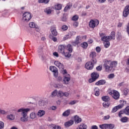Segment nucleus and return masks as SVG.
Segmentation results:
<instances>
[{
	"label": "nucleus",
	"instance_id": "obj_1",
	"mask_svg": "<svg viewBox=\"0 0 129 129\" xmlns=\"http://www.w3.org/2000/svg\"><path fill=\"white\" fill-rule=\"evenodd\" d=\"M117 66V61L104 60L103 66L106 72H112L114 71L115 67Z\"/></svg>",
	"mask_w": 129,
	"mask_h": 129
},
{
	"label": "nucleus",
	"instance_id": "obj_2",
	"mask_svg": "<svg viewBox=\"0 0 129 129\" xmlns=\"http://www.w3.org/2000/svg\"><path fill=\"white\" fill-rule=\"evenodd\" d=\"M31 110L30 108H21L19 109L18 111L20 112L22 117L20 118V120L23 122H26L28 120V112Z\"/></svg>",
	"mask_w": 129,
	"mask_h": 129
},
{
	"label": "nucleus",
	"instance_id": "obj_3",
	"mask_svg": "<svg viewBox=\"0 0 129 129\" xmlns=\"http://www.w3.org/2000/svg\"><path fill=\"white\" fill-rule=\"evenodd\" d=\"M115 32L114 31H112L111 32V34L110 36H106L102 37L101 38V40H109L110 41H111V40H115Z\"/></svg>",
	"mask_w": 129,
	"mask_h": 129
},
{
	"label": "nucleus",
	"instance_id": "obj_4",
	"mask_svg": "<svg viewBox=\"0 0 129 129\" xmlns=\"http://www.w3.org/2000/svg\"><path fill=\"white\" fill-rule=\"evenodd\" d=\"M31 19H32V16L31 15V13H30L29 12H25L24 13L22 19L23 22L27 23L29 22L31 20Z\"/></svg>",
	"mask_w": 129,
	"mask_h": 129
},
{
	"label": "nucleus",
	"instance_id": "obj_5",
	"mask_svg": "<svg viewBox=\"0 0 129 129\" xmlns=\"http://www.w3.org/2000/svg\"><path fill=\"white\" fill-rule=\"evenodd\" d=\"M91 76L92 78L89 80V83H92V82L96 81L98 77H99V74L96 72H94L91 74Z\"/></svg>",
	"mask_w": 129,
	"mask_h": 129
},
{
	"label": "nucleus",
	"instance_id": "obj_6",
	"mask_svg": "<svg viewBox=\"0 0 129 129\" xmlns=\"http://www.w3.org/2000/svg\"><path fill=\"white\" fill-rule=\"evenodd\" d=\"M110 95H111V96L114 98V99H119V93L116 90H112L110 93Z\"/></svg>",
	"mask_w": 129,
	"mask_h": 129
},
{
	"label": "nucleus",
	"instance_id": "obj_7",
	"mask_svg": "<svg viewBox=\"0 0 129 129\" xmlns=\"http://www.w3.org/2000/svg\"><path fill=\"white\" fill-rule=\"evenodd\" d=\"M89 25L90 28H92V29H94V28L96 27V26H98V25H99V21L97 20H92L90 21Z\"/></svg>",
	"mask_w": 129,
	"mask_h": 129
},
{
	"label": "nucleus",
	"instance_id": "obj_8",
	"mask_svg": "<svg viewBox=\"0 0 129 129\" xmlns=\"http://www.w3.org/2000/svg\"><path fill=\"white\" fill-rule=\"evenodd\" d=\"M70 75L69 74L64 75L62 80V83H63V84H66V85H68L70 83L71 79H70Z\"/></svg>",
	"mask_w": 129,
	"mask_h": 129
},
{
	"label": "nucleus",
	"instance_id": "obj_9",
	"mask_svg": "<svg viewBox=\"0 0 129 129\" xmlns=\"http://www.w3.org/2000/svg\"><path fill=\"white\" fill-rule=\"evenodd\" d=\"M49 70L53 73L54 77H58V69L56 67L50 66L49 67Z\"/></svg>",
	"mask_w": 129,
	"mask_h": 129
},
{
	"label": "nucleus",
	"instance_id": "obj_10",
	"mask_svg": "<svg viewBox=\"0 0 129 129\" xmlns=\"http://www.w3.org/2000/svg\"><path fill=\"white\" fill-rule=\"evenodd\" d=\"M129 15V5H127L125 7L123 11V17L124 18H127Z\"/></svg>",
	"mask_w": 129,
	"mask_h": 129
},
{
	"label": "nucleus",
	"instance_id": "obj_11",
	"mask_svg": "<svg viewBox=\"0 0 129 129\" xmlns=\"http://www.w3.org/2000/svg\"><path fill=\"white\" fill-rule=\"evenodd\" d=\"M93 64H92V62L90 61L87 62L85 66V68L86 69H87L88 70H92V69H93Z\"/></svg>",
	"mask_w": 129,
	"mask_h": 129
},
{
	"label": "nucleus",
	"instance_id": "obj_12",
	"mask_svg": "<svg viewBox=\"0 0 129 129\" xmlns=\"http://www.w3.org/2000/svg\"><path fill=\"white\" fill-rule=\"evenodd\" d=\"M54 64L56 66V67H58L59 69H60L61 70H63V69H64V66L61 62L58 61H55Z\"/></svg>",
	"mask_w": 129,
	"mask_h": 129
},
{
	"label": "nucleus",
	"instance_id": "obj_13",
	"mask_svg": "<svg viewBox=\"0 0 129 129\" xmlns=\"http://www.w3.org/2000/svg\"><path fill=\"white\" fill-rule=\"evenodd\" d=\"M65 47L63 45H60L58 46V52L60 53V54H64L65 52Z\"/></svg>",
	"mask_w": 129,
	"mask_h": 129
},
{
	"label": "nucleus",
	"instance_id": "obj_14",
	"mask_svg": "<svg viewBox=\"0 0 129 129\" xmlns=\"http://www.w3.org/2000/svg\"><path fill=\"white\" fill-rule=\"evenodd\" d=\"M73 123H74V121L73 120H70V121L66 122L64 125L65 127H69V126H71Z\"/></svg>",
	"mask_w": 129,
	"mask_h": 129
},
{
	"label": "nucleus",
	"instance_id": "obj_15",
	"mask_svg": "<svg viewBox=\"0 0 129 129\" xmlns=\"http://www.w3.org/2000/svg\"><path fill=\"white\" fill-rule=\"evenodd\" d=\"M120 103H121V104H119L118 105L116 106L117 109H120L122 108V107L124 106V104H126V102L124 101H120Z\"/></svg>",
	"mask_w": 129,
	"mask_h": 129
},
{
	"label": "nucleus",
	"instance_id": "obj_16",
	"mask_svg": "<svg viewBox=\"0 0 129 129\" xmlns=\"http://www.w3.org/2000/svg\"><path fill=\"white\" fill-rule=\"evenodd\" d=\"M50 31L51 32V34L53 36L56 37L57 35H58V32H57V30L56 29V27H52L51 28Z\"/></svg>",
	"mask_w": 129,
	"mask_h": 129
},
{
	"label": "nucleus",
	"instance_id": "obj_17",
	"mask_svg": "<svg viewBox=\"0 0 129 129\" xmlns=\"http://www.w3.org/2000/svg\"><path fill=\"white\" fill-rule=\"evenodd\" d=\"M37 53L38 55H41V54H44V46H40L38 48Z\"/></svg>",
	"mask_w": 129,
	"mask_h": 129
},
{
	"label": "nucleus",
	"instance_id": "obj_18",
	"mask_svg": "<svg viewBox=\"0 0 129 129\" xmlns=\"http://www.w3.org/2000/svg\"><path fill=\"white\" fill-rule=\"evenodd\" d=\"M75 122L76 124L79 123L82 121V119L81 118L79 117L78 115L75 116L74 118Z\"/></svg>",
	"mask_w": 129,
	"mask_h": 129
},
{
	"label": "nucleus",
	"instance_id": "obj_19",
	"mask_svg": "<svg viewBox=\"0 0 129 129\" xmlns=\"http://www.w3.org/2000/svg\"><path fill=\"white\" fill-rule=\"evenodd\" d=\"M101 41H103V42H104L105 48H108V47H109V46L110 45V43L109 42L110 40L109 39L105 40H101Z\"/></svg>",
	"mask_w": 129,
	"mask_h": 129
},
{
	"label": "nucleus",
	"instance_id": "obj_20",
	"mask_svg": "<svg viewBox=\"0 0 129 129\" xmlns=\"http://www.w3.org/2000/svg\"><path fill=\"white\" fill-rule=\"evenodd\" d=\"M77 129H87V125L85 123H81L77 127Z\"/></svg>",
	"mask_w": 129,
	"mask_h": 129
},
{
	"label": "nucleus",
	"instance_id": "obj_21",
	"mask_svg": "<svg viewBox=\"0 0 129 129\" xmlns=\"http://www.w3.org/2000/svg\"><path fill=\"white\" fill-rule=\"evenodd\" d=\"M45 111L43 110H40L37 112V115L39 117H42V116H43V115H45Z\"/></svg>",
	"mask_w": 129,
	"mask_h": 129
},
{
	"label": "nucleus",
	"instance_id": "obj_22",
	"mask_svg": "<svg viewBox=\"0 0 129 129\" xmlns=\"http://www.w3.org/2000/svg\"><path fill=\"white\" fill-rule=\"evenodd\" d=\"M106 82L104 80H101L98 81L97 82L95 83V85H103V84H105Z\"/></svg>",
	"mask_w": 129,
	"mask_h": 129
},
{
	"label": "nucleus",
	"instance_id": "obj_23",
	"mask_svg": "<svg viewBox=\"0 0 129 129\" xmlns=\"http://www.w3.org/2000/svg\"><path fill=\"white\" fill-rule=\"evenodd\" d=\"M102 100L105 101V102H108L110 100V98L108 96H104L102 97Z\"/></svg>",
	"mask_w": 129,
	"mask_h": 129
},
{
	"label": "nucleus",
	"instance_id": "obj_24",
	"mask_svg": "<svg viewBox=\"0 0 129 129\" xmlns=\"http://www.w3.org/2000/svg\"><path fill=\"white\" fill-rule=\"evenodd\" d=\"M99 89L97 87L94 88V91L95 92V96H99V95L100 94V93H99Z\"/></svg>",
	"mask_w": 129,
	"mask_h": 129
},
{
	"label": "nucleus",
	"instance_id": "obj_25",
	"mask_svg": "<svg viewBox=\"0 0 129 129\" xmlns=\"http://www.w3.org/2000/svg\"><path fill=\"white\" fill-rule=\"evenodd\" d=\"M72 7V3H69L67 6L64 8V12H66L68 10H69L70 9H71V7Z\"/></svg>",
	"mask_w": 129,
	"mask_h": 129
},
{
	"label": "nucleus",
	"instance_id": "obj_26",
	"mask_svg": "<svg viewBox=\"0 0 129 129\" xmlns=\"http://www.w3.org/2000/svg\"><path fill=\"white\" fill-rule=\"evenodd\" d=\"M122 114H126V112L125 111V109L122 110L119 112V113H118L119 117H122V116L121 115Z\"/></svg>",
	"mask_w": 129,
	"mask_h": 129
},
{
	"label": "nucleus",
	"instance_id": "obj_27",
	"mask_svg": "<svg viewBox=\"0 0 129 129\" xmlns=\"http://www.w3.org/2000/svg\"><path fill=\"white\" fill-rule=\"evenodd\" d=\"M100 128L101 129H108V124H102L99 125Z\"/></svg>",
	"mask_w": 129,
	"mask_h": 129
},
{
	"label": "nucleus",
	"instance_id": "obj_28",
	"mask_svg": "<svg viewBox=\"0 0 129 129\" xmlns=\"http://www.w3.org/2000/svg\"><path fill=\"white\" fill-rule=\"evenodd\" d=\"M70 109L67 110L66 111H64L62 113L63 116H69V115L70 114Z\"/></svg>",
	"mask_w": 129,
	"mask_h": 129
},
{
	"label": "nucleus",
	"instance_id": "obj_29",
	"mask_svg": "<svg viewBox=\"0 0 129 129\" xmlns=\"http://www.w3.org/2000/svg\"><path fill=\"white\" fill-rule=\"evenodd\" d=\"M30 117L32 119H35V118H36V117H37V113H36L35 112H32L30 114Z\"/></svg>",
	"mask_w": 129,
	"mask_h": 129
},
{
	"label": "nucleus",
	"instance_id": "obj_30",
	"mask_svg": "<svg viewBox=\"0 0 129 129\" xmlns=\"http://www.w3.org/2000/svg\"><path fill=\"white\" fill-rule=\"evenodd\" d=\"M90 57L92 59L95 58V57H96V52L94 51L91 52L90 54Z\"/></svg>",
	"mask_w": 129,
	"mask_h": 129
},
{
	"label": "nucleus",
	"instance_id": "obj_31",
	"mask_svg": "<svg viewBox=\"0 0 129 129\" xmlns=\"http://www.w3.org/2000/svg\"><path fill=\"white\" fill-rule=\"evenodd\" d=\"M58 94V91L57 90H55L51 93V97H55Z\"/></svg>",
	"mask_w": 129,
	"mask_h": 129
},
{
	"label": "nucleus",
	"instance_id": "obj_32",
	"mask_svg": "<svg viewBox=\"0 0 129 129\" xmlns=\"http://www.w3.org/2000/svg\"><path fill=\"white\" fill-rule=\"evenodd\" d=\"M44 12H45L47 15H50L52 13V10L50 8H46L44 9Z\"/></svg>",
	"mask_w": 129,
	"mask_h": 129
},
{
	"label": "nucleus",
	"instance_id": "obj_33",
	"mask_svg": "<svg viewBox=\"0 0 129 129\" xmlns=\"http://www.w3.org/2000/svg\"><path fill=\"white\" fill-rule=\"evenodd\" d=\"M67 48L70 53H72L73 49H72V45H71V44H68L67 45Z\"/></svg>",
	"mask_w": 129,
	"mask_h": 129
},
{
	"label": "nucleus",
	"instance_id": "obj_34",
	"mask_svg": "<svg viewBox=\"0 0 129 129\" xmlns=\"http://www.w3.org/2000/svg\"><path fill=\"white\" fill-rule=\"evenodd\" d=\"M81 46L84 49H86L88 47V44H87V42H83L81 44Z\"/></svg>",
	"mask_w": 129,
	"mask_h": 129
},
{
	"label": "nucleus",
	"instance_id": "obj_35",
	"mask_svg": "<svg viewBox=\"0 0 129 129\" xmlns=\"http://www.w3.org/2000/svg\"><path fill=\"white\" fill-rule=\"evenodd\" d=\"M55 10H57V11H59L60 10L62 9V5L61 4H57L55 6Z\"/></svg>",
	"mask_w": 129,
	"mask_h": 129
},
{
	"label": "nucleus",
	"instance_id": "obj_36",
	"mask_svg": "<svg viewBox=\"0 0 129 129\" xmlns=\"http://www.w3.org/2000/svg\"><path fill=\"white\" fill-rule=\"evenodd\" d=\"M62 55H63L66 58H70V57H71V53L69 52H64V53H62Z\"/></svg>",
	"mask_w": 129,
	"mask_h": 129
},
{
	"label": "nucleus",
	"instance_id": "obj_37",
	"mask_svg": "<svg viewBox=\"0 0 129 129\" xmlns=\"http://www.w3.org/2000/svg\"><path fill=\"white\" fill-rule=\"evenodd\" d=\"M71 37H72V33L70 32L68 34V35H66V37H64V39L67 40V39H70Z\"/></svg>",
	"mask_w": 129,
	"mask_h": 129
},
{
	"label": "nucleus",
	"instance_id": "obj_38",
	"mask_svg": "<svg viewBox=\"0 0 129 129\" xmlns=\"http://www.w3.org/2000/svg\"><path fill=\"white\" fill-rule=\"evenodd\" d=\"M109 103L105 102L103 103V107H105L106 108H107L108 107H109Z\"/></svg>",
	"mask_w": 129,
	"mask_h": 129
},
{
	"label": "nucleus",
	"instance_id": "obj_39",
	"mask_svg": "<svg viewBox=\"0 0 129 129\" xmlns=\"http://www.w3.org/2000/svg\"><path fill=\"white\" fill-rule=\"evenodd\" d=\"M55 88H62L63 87V85L62 84H57L54 85Z\"/></svg>",
	"mask_w": 129,
	"mask_h": 129
},
{
	"label": "nucleus",
	"instance_id": "obj_40",
	"mask_svg": "<svg viewBox=\"0 0 129 129\" xmlns=\"http://www.w3.org/2000/svg\"><path fill=\"white\" fill-rule=\"evenodd\" d=\"M57 94L59 97H62V96H64V92H63L62 91H59Z\"/></svg>",
	"mask_w": 129,
	"mask_h": 129
},
{
	"label": "nucleus",
	"instance_id": "obj_41",
	"mask_svg": "<svg viewBox=\"0 0 129 129\" xmlns=\"http://www.w3.org/2000/svg\"><path fill=\"white\" fill-rule=\"evenodd\" d=\"M8 118H9L11 120H14V119H15V115L13 114H10L8 116Z\"/></svg>",
	"mask_w": 129,
	"mask_h": 129
},
{
	"label": "nucleus",
	"instance_id": "obj_42",
	"mask_svg": "<svg viewBox=\"0 0 129 129\" xmlns=\"http://www.w3.org/2000/svg\"><path fill=\"white\" fill-rule=\"evenodd\" d=\"M29 26L30 28H36V24L34 22H30Z\"/></svg>",
	"mask_w": 129,
	"mask_h": 129
},
{
	"label": "nucleus",
	"instance_id": "obj_43",
	"mask_svg": "<svg viewBox=\"0 0 129 129\" xmlns=\"http://www.w3.org/2000/svg\"><path fill=\"white\" fill-rule=\"evenodd\" d=\"M90 62H91V63H92V64L93 65V66H94V64H96L97 60H96V59L95 58H92L91 60L90 61Z\"/></svg>",
	"mask_w": 129,
	"mask_h": 129
},
{
	"label": "nucleus",
	"instance_id": "obj_44",
	"mask_svg": "<svg viewBox=\"0 0 129 129\" xmlns=\"http://www.w3.org/2000/svg\"><path fill=\"white\" fill-rule=\"evenodd\" d=\"M81 40H82V37L80 36H78L76 38V43L78 44L79 41H81Z\"/></svg>",
	"mask_w": 129,
	"mask_h": 129
},
{
	"label": "nucleus",
	"instance_id": "obj_45",
	"mask_svg": "<svg viewBox=\"0 0 129 129\" xmlns=\"http://www.w3.org/2000/svg\"><path fill=\"white\" fill-rule=\"evenodd\" d=\"M78 19H79V17L76 15L73 17L72 20L73 21H78Z\"/></svg>",
	"mask_w": 129,
	"mask_h": 129
},
{
	"label": "nucleus",
	"instance_id": "obj_46",
	"mask_svg": "<svg viewBox=\"0 0 129 129\" xmlns=\"http://www.w3.org/2000/svg\"><path fill=\"white\" fill-rule=\"evenodd\" d=\"M121 121L122 122H127V117H123L121 119Z\"/></svg>",
	"mask_w": 129,
	"mask_h": 129
},
{
	"label": "nucleus",
	"instance_id": "obj_47",
	"mask_svg": "<svg viewBox=\"0 0 129 129\" xmlns=\"http://www.w3.org/2000/svg\"><path fill=\"white\" fill-rule=\"evenodd\" d=\"M114 128V124H108V129H113Z\"/></svg>",
	"mask_w": 129,
	"mask_h": 129
},
{
	"label": "nucleus",
	"instance_id": "obj_48",
	"mask_svg": "<svg viewBox=\"0 0 129 129\" xmlns=\"http://www.w3.org/2000/svg\"><path fill=\"white\" fill-rule=\"evenodd\" d=\"M38 56H39V57H41V60H42V61H44V60L46 59V58L45 57V54L44 53L40 54L38 55Z\"/></svg>",
	"mask_w": 129,
	"mask_h": 129
},
{
	"label": "nucleus",
	"instance_id": "obj_49",
	"mask_svg": "<svg viewBox=\"0 0 129 129\" xmlns=\"http://www.w3.org/2000/svg\"><path fill=\"white\" fill-rule=\"evenodd\" d=\"M38 104L40 105V106H44V105H45V101H39L38 102Z\"/></svg>",
	"mask_w": 129,
	"mask_h": 129
},
{
	"label": "nucleus",
	"instance_id": "obj_50",
	"mask_svg": "<svg viewBox=\"0 0 129 129\" xmlns=\"http://www.w3.org/2000/svg\"><path fill=\"white\" fill-rule=\"evenodd\" d=\"M117 40H118L119 41L121 40V34L119 32L117 34Z\"/></svg>",
	"mask_w": 129,
	"mask_h": 129
},
{
	"label": "nucleus",
	"instance_id": "obj_51",
	"mask_svg": "<svg viewBox=\"0 0 129 129\" xmlns=\"http://www.w3.org/2000/svg\"><path fill=\"white\" fill-rule=\"evenodd\" d=\"M61 29L63 30V31H67V30H68V26L67 25H63Z\"/></svg>",
	"mask_w": 129,
	"mask_h": 129
},
{
	"label": "nucleus",
	"instance_id": "obj_52",
	"mask_svg": "<svg viewBox=\"0 0 129 129\" xmlns=\"http://www.w3.org/2000/svg\"><path fill=\"white\" fill-rule=\"evenodd\" d=\"M128 89H124L123 90V94L125 95H127V94L128 93Z\"/></svg>",
	"mask_w": 129,
	"mask_h": 129
},
{
	"label": "nucleus",
	"instance_id": "obj_53",
	"mask_svg": "<svg viewBox=\"0 0 129 129\" xmlns=\"http://www.w3.org/2000/svg\"><path fill=\"white\" fill-rule=\"evenodd\" d=\"M125 110L126 111V115H129V106L125 107Z\"/></svg>",
	"mask_w": 129,
	"mask_h": 129
},
{
	"label": "nucleus",
	"instance_id": "obj_54",
	"mask_svg": "<svg viewBox=\"0 0 129 129\" xmlns=\"http://www.w3.org/2000/svg\"><path fill=\"white\" fill-rule=\"evenodd\" d=\"M117 110H118V109H117V107L115 106L112 108V112L113 113H114V112H116V111H117Z\"/></svg>",
	"mask_w": 129,
	"mask_h": 129
},
{
	"label": "nucleus",
	"instance_id": "obj_55",
	"mask_svg": "<svg viewBox=\"0 0 129 129\" xmlns=\"http://www.w3.org/2000/svg\"><path fill=\"white\" fill-rule=\"evenodd\" d=\"M5 124L3 121H0V129L4 128V127L5 126Z\"/></svg>",
	"mask_w": 129,
	"mask_h": 129
},
{
	"label": "nucleus",
	"instance_id": "obj_56",
	"mask_svg": "<svg viewBox=\"0 0 129 129\" xmlns=\"http://www.w3.org/2000/svg\"><path fill=\"white\" fill-rule=\"evenodd\" d=\"M103 118H104V120L109 119V118H110V116H109V115H107L106 116H104Z\"/></svg>",
	"mask_w": 129,
	"mask_h": 129
},
{
	"label": "nucleus",
	"instance_id": "obj_57",
	"mask_svg": "<svg viewBox=\"0 0 129 129\" xmlns=\"http://www.w3.org/2000/svg\"><path fill=\"white\" fill-rule=\"evenodd\" d=\"M96 51L98 53H99V52H100V51H101V49L100 48V47L99 46H98V47H96Z\"/></svg>",
	"mask_w": 129,
	"mask_h": 129
},
{
	"label": "nucleus",
	"instance_id": "obj_58",
	"mask_svg": "<svg viewBox=\"0 0 129 129\" xmlns=\"http://www.w3.org/2000/svg\"><path fill=\"white\" fill-rule=\"evenodd\" d=\"M78 25H79V23L77 22H75L73 24V26H74V27H75V28L77 27Z\"/></svg>",
	"mask_w": 129,
	"mask_h": 129
},
{
	"label": "nucleus",
	"instance_id": "obj_59",
	"mask_svg": "<svg viewBox=\"0 0 129 129\" xmlns=\"http://www.w3.org/2000/svg\"><path fill=\"white\" fill-rule=\"evenodd\" d=\"M75 103H76V101H71L69 104H70V105H73L74 104H75Z\"/></svg>",
	"mask_w": 129,
	"mask_h": 129
},
{
	"label": "nucleus",
	"instance_id": "obj_60",
	"mask_svg": "<svg viewBox=\"0 0 129 129\" xmlns=\"http://www.w3.org/2000/svg\"><path fill=\"white\" fill-rule=\"evenodd\" d=\"M0 113H1L2 114H6V113H7V112H6V111L4 110H2L0 108Z\"/></svg>",
	"mask_w": 129,
	"mask_h": 129
},
{
	"label": "nucleus",
	"instance_id": "obj_61",
	"mask_svg": "<svg viewBox=\"0 0 129 129\" xmlns=\"http://www.w3.org/2000/svg\"><path fill=\"white\" fill-rule=\"evenodd\" d=\"M113 77H114V74H111L108 75V78H109L110 79L113 78Z\"/></svg>",
	"mask_w": 129,
	"mask_h": 129
},
{
	"label": "nucleus",
	"instance_id": "obj_62",
	"mask_svg": "<svg viewBox=\"0 0 129 129\" xmlns=\"http://www.w3.org/2000/svg\"><path fill=\"white\" fill-rule=\"evenodd\" d=\"M96 70H97V71H101V70H102V68L100 66H98L97 67Z\"/></svg>",
	"mask_w": 129,
	"mask_h": 129
},
{
	"label": "nucleus",
	"instance_id": "obj_63",
	"mask_svg": "<svg viewBox=\"0 0 129 129\" xmlns=\"http://www.w3.org/2000/svg\"><path fill=\"white\" fill-rule=\"evenodd\" d=\"M91 129H98V127L96 125H94L91 126Z\"/></svg>",
	"mask_w": 129,
	"mask_h": 129
},
{
	"label": "nucleus",
	"instance_id": "obj_64",
	"mask_svg": "<svg viewBox=\"0 0 129 129\" xmlns=\"http://www.w3.org/2000/svg\"><path fill=\"white\" fill-rule=\"evenodd\" d=\"M54 129H61V126L58 125H55Z\"/></svg>",
	"mask_w": 129,
	"mask_h": 129
}]
</instances>
